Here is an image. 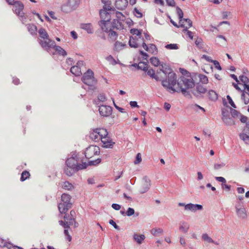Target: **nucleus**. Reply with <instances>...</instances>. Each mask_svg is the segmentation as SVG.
<instances>
[{
    "instance_id": "nucleus-1",
    "label": "nucleus",
    "mask_w": 249,
    "mask_h": 249,
    "mask_svg": "<svg viewBox=\"0 0 249 249\" xmlns=\"http://www.w3.org/2000/svg\"><path fill=\"white\" fill-rule=\"evenodd\" d=\"M101 161V159L99 158L95 160L89 161L88 164L86 162L78 164L76 157H71L68 158L66 161V167L64 170L65 173L67 176H71L76 171L84 169L87 168L88 165H97Z\"/></svg>"
},
{
    "instance_id": "nucleus-2",
    "label": "nucleus",
    "mask_w": 249,
    "mask_h": 249,
    "mask_svg": "<svg viewBox=\"0 0 249 249\" xmlns=\"http://www.w3.org/2000/svg\"><path fill=\"white\" fill-rule=\"evenodd\" d=\"M160 70L167 76V78L162 81V85L167 91L171 93L176 92V86H177V76L171 68L166 64H161Z\"/></svg>"
},
{
    "instance_id": "nucleus-3",
    "label": "nucleus",
    "mask_w": 249,
    "mask_h": 249,
    "mask_svg": "<svg viewBox=\"0 0 249 249\" xmlns=\"http://www.w3.org/2000/svg\"><path fill=\"white\" fill-rule=\"evenodd\" d=\"M195 87V82L189 75H183L177 80L176 92H181L184 96L189 95L188 90Z\"/></svg>"
},
{
    "instance_id": "nucleus-4",
    "label": "nucleus",
    "mask_w": 249,
    "mask_h": 249,
    "mask_svg": "<svg viewBox=\"0 0 249 249\" xmlns=\"http://www.w3.org/2000/svg\"><path fill=\"white\" fill-rule=\"evenodd\" d=\"M39 43L43 48L53 55L55 54V52L64 57L67 55V53L64 49L60 46H56L55 42L52 40L41 41Z\"/></svg>"
},
{
    "instance_id": "nucleus-5",
    "label": "nucleus",
    "mask_w": 249,
    "mask_h": 249,
    "mask_svg": "<svg viewBox=\"0 0 249 249\" xmlns=\"http://www.w3.org/2000/svg\"><path fill=\"white\" fill-rule=\"evenodd\" d=\"M130 33L132 36L130 37L129 45L131 48H136L139 47L140 44L143 41L142 37V31L135 28L131 29Z\"/></svg>"
},
{
    "instance_id": "nucleus-6",
    "label": "nucleus",
    "mask_w": 249,
    "mask_h": 249,
    "mask_svg": "<svg viewBox=\"0 0 249 249\" xmlns=\"http://www.w3.org/2000/svg\"><path fill=\"white\" fill-rule=\"evenodd\" d=\"M71 196L67 194H63L61 202L58 205V208L61 213H65L71 207Z\"/></svg>"
},
{
    "instance_id": "nucleus-7",
    "label": "nucleus",
    "mask_w": 249,
    "mask_h": 249,
    "mask_svg": "<svg viewBox=\"0 0 249 249\" xmlns=\"http://www.w3.org/2000/svg\"><path fill=\"white\" fill-rule=\"evenodd\" d=\"M239 79L244 86V89L241 91V99L247 105L249 103V78L242 75L239 76Z\"/></svg>"
},
{
    "instance_id": "nucleus-8",
    "label": "nucleus",
    "mask_w": 249,
    "mask_h": 249,
    "mask_svg": "<svg viewBox=\"0 0 249 249\" xmlns=\"http://www.w3.org/2000/svg\"><path fill=\"white\" fill-rule=\"evenodd\" d=\"M108 134V132L107 129L103 128H96L90 132L89 137L90 138L96 141H99L102 139L103 137H105Z\"/></svg>"
},
{
    "instance_id": "nucleus-9",
    "label": "nucleus",
    "mask_w": 249,
    "mask_h": 249,
    "mask_svg": "<svg viewBox=\"0 0 249 249\" xmlns=\"http://www.w3.org/2000/svg\"><path fill=\"white\" fill-rule=\"evenodd\" d=\"M83 82L86 85L89 86H92L96 83V81L93 77V72L89 70L85 72L82 77Z\"/></svg>"
},
{
    "instance_id": "nucleus-10",
    "label": "nucleus",
    "mask_w": 249,
    "mask_h": 249,
    "mask_svg": "<svg viewBox=\"0 0 249 249\" xmlns=\"http://www.w3.org/2000/svg\"><path fill=\"white\" fill-rule=\"evenodd\" d=\"M100 153V148L96 146L91 145L87 147L85 151V155L88 159L92 158L95 155H98Z\"/></svg>"
},
{
    "instance_id": "nucleus-11",
    "label": "nucleus",
    "mask_w": 249,
    "mask_h": 249,
    "mask_svg": "<svg viewBox=\"0 0 249 249\" xmlns=\"http://www.w3.org/2000/svg\"><path fill=\"white\" fill-rule=\"evenodd\" d=\"M235 212L237 217L241 219H246L248 217L247 212L244 206L241 203L236 204L235 206Z\"/></svg>"
},
{
    "instance_id": "nucleus-12",
    "label": "nucleus",
    "mask_w": 249,
    "mask_h": 249,
    "mask_svg": "<svg viewBox=\"0 0 249 249\" xmlns=\"http://www.w3.org/2000/svg\"><path fill=\"white\" fill-rule=\"evenodd\" d=\"M151 186V180L146 176L144 177L141 182L139 189V192L141 194H144L147 192Z\"/></svg>"
},
{
    "instance_id": "nucleus-13",
    "label": "nucleus",
    "mask_w": 249,
    "mask_h": 249,
    "mask_svg": "<svg viewBox=\"0 0 249 249\" xmlns=\"http://www.w3.org/2000/svg\"><path fill=\"white\" fill-rule=\"evenodd\" d=\"M116 18L113 19V26L117 29L122 27V22L125 19V17L120 12L117 11L115 13Z\"/></svg>"
},
{
    "instance_id": "nucleus-14",
    "label": "nucleus",
    "mask_w": 249,
    "mask_h": 249,
    "mask_svg": "<svg viewBox=\"0 0 249 249\" xmlns=\"http://www.w3.org/2000/svg\"><path fill=\"white\" fill-rule=\"evenodd\" d=\"M14 12L18 17L23 18L24 16L23 12L24 5L19 1H17L15 3L14 6Z\"/></svg>"
},
{
    "instance_id": "nucleus-15",
    "label": "nucleus",
    "mask_w": 249,
    "mask_h": 249,
    "mask_svg": "<svg viewBox=\"0 0 249 249\" xmlns=\"http://www.w3.org/2000/svg\"><path fill=\"white\" fill-rule=\"evenodd\" d=\"M112 107L108 106L102 105L99 107L100 114L103 117H108L112 114Z\"/></svg>"
},
{
    "instance_id": "nucleus-16",
    "label": "nucleus",
    "mask_w": 249,
    "mask_h": 249,
    "mask_svg": "<svg viewBox=\"0 0 249 249\" xmlns=\"http://www.w3.org/2000/svg\"><path fill=\"white\" fill-rule=\"evenodd\" d=\"M102 146L106 148H112L115 144V142L112 141L111 138L108 136V134L102 138L101 140Z\"/></svg>"
},
{
    "instance_id": "nucleus-17",
    "label": "nucleus",
    "mask_w": 249,
    "mask_h": 249,
    "mask_svg": "<svg viewBox=\"0 0 249 249\" xmlns=\"http://www.w3.org/2000/svg\"><path fill=\"white\" fill-rule=\"evenodd\" d=\"M110 9V8L109 7H104L103 9L100 10V21H110L111 16L110 14L108 12Z\"/></svg>"
},
{
    "instance_id": "nucleus-18",
    "label": "nucleus",
    "mask_w": 249,
    "mask_h": 249,
    "mask_svg": "<svg viewBox=\"0 0 249 249\" xmlns=\"http://www.w3.org/2000/svg\"><path fill=\"white\" fill-rule=\"evenodd\" d=\"M203 209L201 205L193 203H188L185 206V211L195 213L197 211H201Z\"/></svg>"
},
{
    "instance_id": "nucleus-19",
    "label": "nucleus",
    "mask_w": 249,
    "mask_h": 249,
    "mask_svg": "<svg viewBox=\"0 0 249 249\" xmlns=\"http://www.w3.org/2000/svg\"><path fill=\"white\" fill-rule=\"evenodd\" d=\"M83 65V61H79L77 63V65L72 67L71 69V72L76 76H79L81 75L82 72L80 66Z\"/></svg>"
},
{
    "instance_id": "nucleus-20",
    "label": "nucleus",
    "mask_w": 249,
    "mask_h": 249,
    "mask_svg": "<svg viewBox=\"0 0 249 249\" xmlns=\"http://www.w3.org/2000/svg\"><path fill=\"white\" fill-rule=\"evenodd\" d=\"M142 47L143 49L151 53L152 54H157L158 53V49L156 45L153 44H150L148 46H147L143 41L142 43Z\"/></svg>"
},
{
    "instance_id": "nucleus-21",
    "label": "nucleus",
    "mask_w": 249,
    "mask_h": 249,
    "mask_svg": "<svg viewBox=\"0 0 249 249\" xmlns=\"http://www.w3.org/2000/svg\"><path fill=\"white\" fill-rule=\"evenodd\" d=\"M128 5L127 0H116L115 6L118 10H123L125 9Z\"/></svg>"
},
{
    "instance_id": "nucleus-22",
    "label": "nucleus",
    "mask_w": 249,
    "mask_h": 249,
    "mask_svg": "<svg viewBox=\"0 0 249 249\" xmlns=\"http://www.w3.org/2000/svg\"><path fill=\"white\" fill-rule=\"evenodd\" d=\"M190 229V225L185 221H182L179 223L178 230L180 232L186 233Z\"/></svg>"
},
{
    "instance_id": "nucleus-23",
    "label": "nucleus",
    "mask_w": 249,
    "mask_h": 249,
    "mask_svg": "<svg viewBox=\"0 0 249 249\" xmlns=\"http://www.w3.org/2000/svg\"><path fill=\"white\" fill-rule=\"evenodd\" d=\"M179 26L184 29H189L192 26V21L188 18H183L180 19L179 22Z\"/></svg>"
},
{
    "instance_id": "nucleus-24",
    "label": "nucleus",
    "mask_w": 249,
    "mask_h": 249,
    "mask_svg": "<svg viewBox=\"0 0 249 249\" xmlns=\"http://www.w3.org/2000/svg\"><path fill=\"white\" fill-rule=\"evenodd\" d=\"M248 130H249V129L245 127L243 132L239 135L240 138L247 144H249V133H248Z\"/></svg>"
},
{
    "instance_id": "nucleus-25",
    "label": "nucleus",
    "mask_w": 249,
    "mask_h": 249,
    "mask_svg": "<svg viewBox=\"0 0 249 249\" xmlns=\"http://www.w3.org/2000/svg\"><path fill=\"white\" fill-rule=\"evenodd\" d=\"M99 25L101 29L105 32H108L111 29L110 21H100Z\"/></svg>"
},
{
    "instance_id": "nucleus-26",
    "label": "nucleus",
    "mask_w": 249,
    "mask_h": 249,
    "mask_svg": "<svg viewBox=\"0 0 249 249\" xmlns=\"http://www.w3.org/2000/svg\"><path fill=\"white\" fill-rule=\"evenodd\" d=\"M126 47V44L119 41H117L114 44L113 49L116 52L123 50Z\"/></svg>"
},
{
    "instance_id": "nucleus-27",
    "label": "nucleus",
    "mask_w": 249,
    "mask_h": 249,
    "mask_svg": "<svg viewBox=\"0 0 249 249\" xmlns=\"http://www.w3.org/2000/svg\"><path fill=\"white\" fill-rule=\"evenodd\" d=\"M206 91V89L202 86L198 85L196 89L192 91V93L196 96L198 97L201 93H204Z\"/></svg>"
},
{
    "instance_id": "nucleus-28",
    "label": "nucleus",
    "mask_w": 249,
    "mask_h": 249,
    "mask_svg": "<svg viewBox=\"0 0 249 249\" xmlns=\"http://www.w3.org/2000/svg\"><path fill=\"white\" fill-rule=\"evenodd\" d=\"M80 27L88 34H92L93 32V27L91 23H82L80 24Z\"/></svg>"
},
{
    "instance_id": "nucleus-29",
    "label": "nucleus",
    "mask_w": 249,
    "mask_h": 249,
    "mask_svg": "<svg viewBox=\"0 0 249 249\" xmlns=\"http://www.w3.org/2000/svg\"><path fill=\"white\" fill-rule=\"evenodd\" d=\"M134 240L139 245L142 244L144 241L145 236L144 234H138L134 233L133 234Z\"/></svg>"
},
{
    "instance_id": "nucleus-30",
    "label": "nucleus",
    "mask_w": 249,
    "mask_h": 249,
    "mask_svg": "<svg viewBox=\"0 0 249 249\" xmlns=\"http://www.w3.org/2000/svg\"><path fill=\"white\" fill-rule=\"evenodd\" d=\"M106 60L109 63L110 65L114 66L120 63L118 59H115L111 55H107L105 57Z\"/></svg>"
},
{
    "instance_id": "nucleus-31",
    "label": "nucleus",
    "mask_w": 249,
    "mask_h": 249,
    "mask_svg": "<svg viewBox=\"0 0 249 249\" xmlns=\"http://www.w3.org/2000/svg\"><path fill=\"white\" fill-rule=\"evenodd\" d=\"M81 0H68L67 4L71 8L75 9L80 4Z\"/></svg>"
},
{
    "instance_id": "nucleus-32",
    "label": "nucleus",
    "mask_w": 249,
    "mask_h": 249,
    "mask_svg": "<svg viewBox=\"0 0 249 249\" xmlns=\"http://www.w3.org/2000/svg\"><path fill=\"white\" fill-rule=\"evenodd\" d=\"M38 33H39V36L40 37L43 39H46V40H44V41H48V40H50L48 37H49V36L47 33V32L46 31V30L41 28L40 29H39L38 30ZM41 41H42V40H41L40 41V42Z\"/></svg>"
},
{
    "instance_id": "nucleus-33",
    "label": "nucleus",
    "mask_w": 249,
    "mask_h": 249,
    "mask_svg": "<svg viewBox=\"0 0 249 249\" xmlns=\"http://www.w3.org/2000/svg\"><path fill=\"white\" fill-rule=\"evenodd\" d=\"M28 32L32 35H36L37 33V27L33 24H28L26 25Z\"/></svg>"
},
{
    "instance_id": "nucleus-34",
    "label": "nucleus",
    "mask_w": 249,
    "mask_h": 249,
    "mask_svg": "<svg viewBox=\"0 0 249 249\" xmlns=\"http://www.w3.org/2000/svg\"><path fill=\"white\" fill-rule=\"evenodd\" d=\"M62 188L66 190L71 191L74 189V186L71 183L66 181L62 183Z\"/></svg>"
},
{
    "instance_id": "nucleus-35",
    "label": "nucleus",
    "mask_w": 249,
    "mask_h": 249,
    "mask_svg": "<svg viewBox=\"0 0 249 249\" xmlns=\"http://www.w3.org/2000/svg\"><path fill=\"white\" fill-rule=\"evenodd\" d=\"M202 239L207 243H213L215 245H218V243L215 242L213 239L209 236L207 233H203L202 235Z\"/></svg>"
},
{
    "instance_id": "nucleus-36",
    "label": "nucleus",
    "mask_w": 249,
    "mask_h": 249,
    "mask_svg": "<svg viewBox=\"0 0 249 249\" xmlns=\"http://www.w3.org/2000/svg\"><path fill=\"white\" fill-rule=\"evenodd\" d=\"M151 233L155 236H159L163 232V230L161 228H154L150 231Z\"/></svg>"
},
{
    "instance_id": "nucleus-37",
    "label": "nucleus",
    "mask_w": 249,
    "mask_h": 249,
    "mask_svg": "<svg viewBox=\"0 0 249 249\" xmlns=\"http://www.w3.org/2000/svg\"><path fill=\"white\" fill-rule=\"evenodd\" d=\"M0 247H6L9 249H12L13 245L10 243H7L3 239L0 237Z\"/></svg>"
},
{
    "instance_id": "nucleus-38",
    "label": "nucleus",
    "mask_w": 249,
    "mask_h": 249,
    "mask_svg": "<svg viewBox=\"0 0 249 249\" xmlns=\"http://www.w3.org/2000/svg\"><path fill=\"white\" fill-rule=\"evenodd\" d=\"M209 98L213 101H215L217 99L218 95L215 91L213 90H209L208 92Z\"/></svg>"
},
{
    "instance_id": "nucleus-39",
    "label": "nucleus",
    "mask_w": 249,
    "mask_h": 249,
    "mask_svg": "<svg viewBox=\"0 0 249 249\" xmlns=\"http://www.w3.org/2000/svg\"><path fill=\"white\" fill-rule=\"evenodd\" d=\"M222 120L224 123L228 125H231L234 124V122L232 119L229 118L224 115L223 116Z\"/></svg>"
},
{
    "instance_id": "nucleus-40",
    "label": "nucleus",
    "mask_w": 249,
    "mask_h": 249,
    "mask_svg": "<svg viewBox=\"0 0 249 249\" xmlns=\"http://www.w3.org/2000/svg\"><path fill=\"white\" fill-rule=\"evenodd\" d=\"M147 73L150 77L155 79L156 81L159 80V77L155 75V71L152 69H149Z\"/></svg>"
},
{
    "instance_id": "nucleus-41",
    "label": "nucleus",
    "mask_w": 249,
    "mask_h": 249,
    "mask_svg": "<svg viewBox=\"0 0 249 249\" xmlns=\"http://www.w3.org/2000/svg\"><path fill=\"white\" fill-rule=\"evenodd\" d=\"M107 33H108V37L111 40H115V39H116L118 36L116 32L111 30V29H110V30L108 31Z\"/></svg>"
},
{
    "instance_id": "nucleus-42",
    "label": "nucleus",
    "mask_w": 249,
    "mask_h": 249,
    "mask_svg": "<svg viewBox=\"0 0 249 249\" xmlns=\"http://www.w3.org/2000/svg\"><path fill=\"white\" fill-rule=\"evenodd\" d=\"M59 223H60V224L62 226H63V227L65 228V230H64V234L67 236L69 234V231H68V229L69 228V225L68 224V222H63L62 221H59Z\"/></svg>"
},
{
    "instance_id": "nucleus-43",
    "label": "nucleus",
    "mask_w": 249,
    "mask_h": 249,
    "mask_svg": "<svg viewBox=\"0 0 249 249\" xmlns=\"http://www.w3.org/2000/svg\"><path fill=\"white\" fill-rule=\"evenodd\" d=\"M151 63L154 66L157 67L160 64L159 59L156 57H153L150 58Z\"/></svg>"
},
{
    "instance_id": "nucleus-44",
    "label": "nucleus",
    "mask_w": 249,
    "mask_h": 249,
    "mask_svg": "<svg viewBox=\"0 0 249 249\" xmlns=\"http://www.w3.org/2000/svg\"><path fill=\"white\" fill-rule=\"evenodd\" d=\"M30 175L29 172L27 171H23L21 174V176L20 178V180L22 181H23L28 178L30 177Z\"/></svg>"
},
{
    "instance_id": "nucleus-45",
    "label": "nucleus",
    "mask_w": 249,
    "mask_h": 249,
    "mask_svg": "<svg viewBox=\"0 0 249 249\" xmlns=\"http://www.w3.org/2000/svg\"><path fill=\"white\" fill-rule=\"evenodd\" d=\"M165 47L168 50H178V45L176 43L167 44Z\"/></svg>"
},
{
    "instance_id": "nucleus-46",
    "label": "nucleus",
    "mask_w": 249,
    "mask_h": 249,
    "mask_svg": "<svg viewBox=\"0 0 249 249\" xmlns=\"http://www.w3.org/2000/svg\"><path fill=\"white\" fill-rule=\"evenodd\" d=\"M198 77L199 78L200 81L202 83L206 84L208 83V79L206 75L203 74H199Z\"/></svg>"
},
{
    "instance_id": "nucleus-47",
    "label": "nucleus",
    "mask_w": 249,
    "mask_h": 249,
    "mask_svg": "<svg viewBox=\"0 0 249 249\" xmlns=\"http://www.w3.org/2000/svg\"><path fill=\"white\" fill-rule=\"evenodd\" d=\"M142 161V155L139 153L136 155V159L134 161V163L136 165L139 164Z\"/></svg>"
},
{
    "instance_id": "nucleus-48",
    "label": "nucleus",
    "mask_w": 249,
    "mask_h": 249,
    "mask_svg": "<svg viewBox=\"0 0 249 249\" xmlns=\"http://www.w3.org/2000/svg\"><path fill=\"white\" fill-rule=\"evenodd\" d=\"M176 11L177 14L178 15V18L179 19V20L180 19H182L183 18V13L182 11V10L179 7H177Z\"/></svg>"
},
{
    "instance_id": "nucleus-49",
    "label": "nucleus",
    "mask_w": 249,
    "mask_h": 249,
    "mask_svg": "<svg viewBox=\"0 0 249 249\" xmlns=\"http://www.w3.org/2000/svg\"><path fill=\"white\" fill-rule=\"evenodd\" d=\"M183 32L186 34L191 39H193L194 35L192 32L188 30V29H184Z\"/></svg>"
},
{
    "instance_id": "nucleus-50",
    "label": "nucleus",
    "mask_w": 249,
    "mask_h": 249,
    "mask_svg": "<svg viewBox=\"0 0 249 249\" xmlns=\"http://www.w3.org/2000/svg\"><path fill=\"white\" fill-rule=\"evenodd\" d=\"M134 14L137 18H141L142 17V14L136 8L134 9Z\"/></svg>"
},
{
    "instance_id": "nucleus-51",
    "label": "nucleus",
    "mask_w": 249,
    "mask_h": 249,
    "mask_svg": "<svg viewBox=\"0 0 249 249\" xmlns=\"http://www.w3.org/2000/svg\"><path fill=\"white\" fill-rule=\"evenodd\" d=\"M107 97L104 94H100L98 96V100L101 102H104L106 101Z\"/></svg>"
},
{
    "instance_id": "nucleus-52",
    "label": "nucleus",
    "mask_w": 249,
    "mask_h": 249,
    "mask_svg": "<svg viewBox=\"0 0 249 249\" xmlns=\"http://www.w3.org/2000/svg\"><path fill=\"white\" fill-rule=\"evenodd\" d=\"M135 211L134 210L133 208H128L127 212H126V215L128 216H130L134 214Z\"/></svg>"
},
{
    "instance_id": "nucleus-53",
    "label": "nucleus",
    "mask_w": 249,
    "mask_h": 249,
    "mask_svg": "<svg viewBox=\"0 0 249 249\" xmlns=\"http://www.w3.org/2000/svg\"><path fill=\"white\" fill-rule=\"evenodd\" d=\"M225 164L224 163H216L214 165V169L215 170H219L223 167Z\"/></svg>"
},
{
    "instance_id": "nucleus-54",
    "label": "nucleus",
    "mask_w": 249,
    "mask_h": 249,
    "mask_svg": "<svg viewBox=\"0 0 249 249\" xmlns=\"http://www.w3.org/2000/svg\"><path fill=\"white\" fill-rule=\"evenodd\" d=\"M113 104H114V107H115V108H116L118 111H120V112H121V113H126V115H127V116H128L127 113L126 112H125V111H124V108H122V107H119L117 106L115 104V102H114V100H113Z\"/></svg>"
},
{
    "instance_id": "nucleus-55",
    "label": "nucleus",
    "mask_w": 249,
    "mask_h": 249,
    "mask_svg": "<svg viewBox=\"0 0 249 249\" xmlns=\"http://www.w3.org/2000/svg\"><path fill=\"white\" fill-rule=\"evenodd\" d=\"M215 179L219 181L222 183V184H224L226 183V179L222 177H216L215 178Z\"/></svg>"
},
{
    "instance_id": "nucleus-56",
    "label": "nucleus",
    "mask_w": 249,
    "mask_h": 249,
    "mask_svg": "<svg viewBox=\"0 0 249 249\" xmlns=\"http://www.w3.org/2000/svg\"><path fill=\"white\" fill-rule=\"evenodd\" d=\"M227 98L228 100L229 103L231 105V106H232L234 108H236L235 105L234 104L231 97L229 95H227Z\"/></svg>"
},
{
    "instance_id": "nucleus-57",
    "label": "nucleus",
    "mask_w": 249,
    "mask_h": 249,
    "mask_svg": "<svg viewBox=\"0 0 249 249\" xmlns=\"http://www.w3.org/2000/svg\"><path fill=\"white\" fill-rule=\"evenodd\" d=\"M140 53L143 60H147L148 57V54L142 51H140Z\"/></svg>"
},
{
    "instance_id": "nucleus-58",
    "label": "nucleus",
    "mask_w": 249,
    "mask_h": 249,
    "mask_svg": "<svg viewBox=\"0 0 249 249\" xmlns=\"http://www.w3.org/2000/svg\"><path fill=\"white\" fill-rule=\"evenodd\" d=\"M212 63H213V65L218 70H221V67L217 61L213 60Z\"/></svg>"
},
{
    "instance_id": "nucleus-59",
    "label": "nucleus",
    "mask_w": 249,
    "mask_h": 249,
    "mask_svg": "<svg viewBox=\"0 0 249 249\" xmlns=\"http://www.w3.org/2000/svg\"><path fill=\"white\" fill-rule=\"evenodd\" d=\"M166 2L170 6H174L175 5V2L174 0H166Z\"/></svg>"
},
{
    "instance_id": "nucleus-60",
    "label": "nucleus",
    "mask_w": 249,
    "mask_h": 249,
    "mask_svg": "<svg viewBox=\"0 0 249 249\" xmlns=\"http://www.w3.org/2000/svg\"><path fill=\"white\" fill-rule=\"evenodd\" d=\"M109 223L114 228L117 230H118L119 226L116 224V223L113 220H110L109 221Z\"/></svg>"
},
{
    "instance_id": "nucleus-61",
    "label": "nucleus",
    "mask_w": 249,
    "mask_h": 249,
    "mask_svg": "<svg viewBox=\"0 0 249 249\" xmlns=\"http://www.w3.org/2000/svg\"><path fill=\"white\" fill-rule=\"evenodd\" d=\"M202 58L210 62H213V60L212 59L211 57L207 56L206 55H203Z\"/></svg>"
},
{
    "instance_id": "nucleus-62",
    "label": "nucleus",
    "mask_w": 249,
    "mask_h": 249,
    "mask_svg": "<svg viewBox=\"0 0 249 249\" xmlns=\"http://www.w3.org/2000/svg\"><path fill=\"white\" fill-rule=\"evenodd\" d=\"M112 208L115 210H119L121 209V206L118 204L113 203L112 204Z\"/></svg>"
},
{
    "instance_id": "nucleus-63",
    "label": "nucleus",
    "mask_w": 249,
    "mask_h": 249,
    "mask_svg": "<svg viewBox=\"0 0 249 249\" xmlns=\"http://www.w3.org/2000/svg\"><path fill=\"white\" fill-rule=\"evenodd\" d=\"M179 242L181 245L185 247L186 245L185 239L183 237L179 238Z\"/></svg>"
},
{
    "instance_id": "nucleus-64",
    "label": "nucleus",
    "mask_w": 249,
    "mask_h": 249,
    "mask_svg": "<svg viewBox=\"0 0 249 249\" xmlns=\"http://www.w3.org/2000/svg\"><path fill=\"white\" fill-rule=\"evenodd\" d=\"M222 188L225 189L227 191H229L231 190V185H229L226 183H224L222 184Z\"/></svg>"
}]
</instances>
